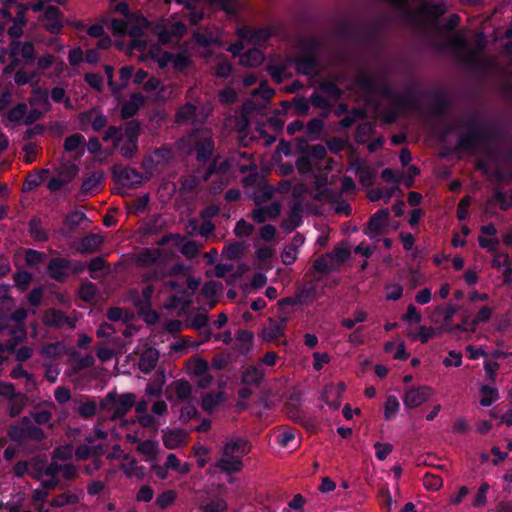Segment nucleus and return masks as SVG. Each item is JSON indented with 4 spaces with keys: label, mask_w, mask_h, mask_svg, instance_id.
I'll use <instances>...</instances> for the list:
<instances>
[{
    "label": "nucleus",
    "mask_w": 512,
    "mask_h": 512,
    "mask_svg": "<svg viewBox=\"0 0 512 512\" xmlns=\"http://www.w3.org/2000/svg\"><path fill=\"white\" fill-rule=\"evenodd\" d=\"M126 139L129 142H138V136L140 134V123L137 120L128 121L125 125L124 130Z\"/></svg>",
    "instance_id": "e2e57ef3"
},
{
    "label": "nucleus",
    "mask_w": 512,
    "mask_h": 512,
    "mask_svg": "<svg viewBox=\"0 0 512 512\" xmlns=\"http://www.w3.org/2000/svg\"><path fill=\"white\" fill-rule=\"evenodd\" d=\"M359 174V181L364 187H370L375 182V172L371 167L358 166L356 169Z\"/></svg>",
    "instance_id": "49530a36"
},
{
    "label": "nucleus",
    "mask_w": 512,
    "mask_h": 512,
    "mask_svg": "<svg viewBox=\"0 0 512 512\" xmlns=\"http://www.w3.org/2000/svg\"><path fill=\"white\" fill-rule=\"evenodd\" d=\"M80 499L77 494L71 491H65L56 495L50 502L52 507H64L66 505H74L79 503Z\"/></svg>",
    "instance_id": "f704fd0d"
},
{
    "label": "nucleus",
    "mask_w": 512,
    "mask_h": 512,
    "mask_svg": "<svg viewBox=\"0 0 512 512\" xmlns=\"http://www.w3.org/2000/svg\"><path fill=\"white\" fill-rule=\"evenodd\" d=\"M355 84L368 94L379 93L383 97L392 100L395 106L408 104L405 95H400V92L395 91L387 82L378 80L371 74L362 73L358 75Z\"/></svg>",
    "instance_id": "f03ea898"
},
{
    "label": "nucleus",
    "mask_w": 512,
    "mask_h": 512,
    "mask_svg": "<svg viewBox=\"0 0 512 512\" xmlns=\"http://www.w3.org/2000/svg\"><path fill=\"white\" fill-rule=\"evenodd\" d=\"M365 29L366 27L362 24L356 25L351 22L344 21L338 26V33L347 39H357L360 31Z\"/></svg>",
    "instance_id": "473e14b6"
},
{
    "label": "nucleus",
    "mask_w": 512,
    "mask_h": 512,
    "mask_svg": "<svg viewBox=\"0 0 512 512\" xmlns=\"http://www.w3.org/2000/svg\"><path fill=\"white\" fill-rule=\"evenodd\" d=\"M187 145L195 152L198 163H207L215 152L213 133L209 128H194L187 136Z\"/></svg>",
    "instance_id": "f257e3e1"
},
{
    "label": "nucleus",
    "mask_w": 512,
    "mask_h": 512,
    "mask_svg": "<svg viewBox=\"0 0 512 512\" xmlns=\"http://www.w3.org/2000/svg\"><path fill=\"white\" fill-rule=\"evenodd\" d=\"M461 126L469 130L460 135L457 140V149L464 152L473 151L477 146L484 144L481 125L476 117H470Z\"/></svg>",
    "instance_id": "20e7f679"
},
{
    "label": "nucleus",
    "mask_w": 512,
    "mask_h": 512,
    "mask_svg": "<svg viewBox=\"0 0 512 512\" xmlns=\"http://www.w3.org/2000/svg\"><path fill=\"white\" fill-rule=\"evenodd\" d=\"M297 73L310 76L318 71L319 60L316 55H303L291 59Z\"/></svg>",
    "instance_id": "2eb2a0df"
},
{
    "label": "nucleus",
    "mask_w": 512,
    "mask_h": 512,
    "mask_svg": "<svg viewBox=\"0 0 512 512\" xmlns=\"http://www.w3.org/2000/svg\"><path fill=\"white\" fill-rule=\"evenodd\" d=\"M163 444L167 449L174 450L186 443L188 433L183 429H162Z\"/></svg>",
    "instance_id": "4468645a"
},
{
    "label": "nucleus",
    "mask_w": 512,
    "mask_h": 512,
    "mask_svg": "<svg viewBox=\"0 0 512 512\" xmlns=\"http://www.w3.org/2000/svg\"><path fill=\"white\" fill-rule=\"evenodd\" d=\"M193 38L196 44L203 48H207L220 43L217 37L207 32H196L194 33Z\"/></svg>",
    "instance_id": "3c124183"
},
{
    "label": "nucleus",
    "mask_w": 512,
    "mask_h": 512,
    "mask_svg": "<svg viewBox=\"0 0 512 512\" xmlns=\"http://www.w3.org/2000/svg\"><path fill=\"white\" fill-rule=\"evenodd\" d=\"M199 416L196 406L191 401H188L181 408L179 421L182 424H187L191 419H197Z\"/></svg>",
    "instance_id": "c03bdc74"
},
{
    "label": "nucleus",
    "mask_w": 512,
    "mask_h": 512,
    "mask_svg": "<svg viewBox=\"0 0 512 512\" xmlns=\"http://www.w3.org/2000/svg\"><path fill=\"white\" fill-rule=\"evenodd\" d=\"M492 317V309L488 306H482L478 311L475 318H473L469 323V330L471 333L476 331L477 326L480 323H487Z\"/></svg>",
    "instance_id": "ea45409f"
},
{
    "label": "nucleus",
    "mask_w": 512,
    "mask_h": 512,
    "mask_svg": "<svg viewBox=\"0 0 512 512\" xmlns=\"http://www.w3.org/2000/svg\"><path fill=\"white\" fill-rule=\"evenodd\" d=\"M97 294V286L93 282L86 281L79 287V297L84 302H92Z\"/></svg>",
    "instance_id": "79ce46f5"
},
{
    "label": "nucleus",
    "mask_w": 512,
    "mask_h": 512,
    "mask_svg": "<svg viewBox=\"0 0 512 512\" xmlns=\"http://www.w3.org/2000/svg\"><path fill=\"white\" fill-rule=\"evenodd\" d=\"M423 94L421 87L415 83L410 82L406 85L403 92H400V95H405L406 100L408 101L407 105H397L398 108L408 109V110H416L419 108L420 98Z\"/></svg>",
    "instance_id": "f3484780"
},
{
    "label": "nucleus",
    "mask_w": 512,
    "mask_h": 512,
    "mask_svg": "<svg viewBox=\"0 0 512 512\" xmlns=\"http://www.w3.org/2000/svg\"><path fill=\"white\" fill-rule=\"evenodd\" d=\"M374 132V126L370 122L360 123L356 127L355 131V140L359 144H363L366 142L368 137Z\"/></svg>",
    "instance_id": "603ef678"
},
{
    "label": "nucleus",
    "mask_w": 512,
    "mask_h": 512,
    "mask_svg": "<svg viewBox=\"0 0 512 512\" xmlns=\"http://www.w3.org/2000/svg\"><path fill=\"white\" fill-rule=\"evenodd\" d=\"M254 231V226L244 219H240L236 222L234 227V234L238 238L248 237Z\"/></svg>",
    "instance_id": "69168bd1"
},
{
    "label": "nucleus",
    "mask_w": 512,
    "mask_h": 512,
    "mask_svg": "<svg viewBox=\"0 0 512 512\" xmlns=\"http://www.w3.org/2000/svg\"><path fill=\"white\" fill-rule=\"evenodd\" d=\"M281 213V205L278 202H273L270 205H266L252 212V219L258 224L264 223L267 219L274 220L278 218Z\"/></svg>",
    "instance_id": "412c9836"
},
{
    "label": "nucleus",
    "mask_w": 512,
    "mask_h": 512,
    "mask_svg": "<svg viewBox=\"0 0 512 512\" xmlns=\"http://www.w3.org/2000/svg\"><path fill=\"white\" fill-rule=\"evenodd\" d=\"M319 90L333 99H340L343 96L342 89L331 80L322 81L319 84Z\"/></svg>",
    "instance_id": "58836bf2"
},
{
    "label": "nucleus",
    "mask_w": 512,
    "mask_h": 512,
    "mask_svg": "<svg viewBox=\"0 0 512 512\" xmlns=\"http://www.w3.org/2000/svg\"><path fill=\"white\" fill-rule=\"evenodd\" d=\"M265 377V372L257 365H250L241 375V382L244 385H253L258 387Z\"/></svg>",
    "instance_id": "393cba45"
},
{
    "label": "nucleus",
    "mask_w": 512,
    "mask_h": 512,
    "mask_svg": "<svg viewBox=\"0 0 512 512\" xmlns=\"http://www.w3.org/2000/svg\"><path fill=\"white\" fill-rule=\"evenodd\" d=\"M43 322L46 326L53 328H61L64 324H67L70 328L75 327L74 321L55 308H51L45 313Z\"/></svg>",
    "instance_id": "4be33fe9"
},
{
    "label": "nucleus",
    "mask_w": 512,
    "mask_h": 512,
    "mask_svg": "<svg viewBox=\"0 0 512 512\" xmlns=\"http://www.w3.org/2000/svg\"><path fill=\"white\" fill-rule=\"evenodd\" d=\"M86 219L87 217L84 212L73 210L66 215L63 223L69 232H74Z\"/></svg>",
    "instance_id": "c9c22d12"
},
{
    "label": "nucleus",
    "mask_w": 512,
    "mask_h": 512,
    "mask_svg": "<svg viewBox=\"0 0 512 512\" xmlns=\"http://www.w3.org/2000/svg\"><path fill=\"white\" fill-rule=\"evenodd\" d=\"M445 12L446 6L444 3H427L421 5L417 10H405L404 18L409 23L420 25L423 22V17H426L432 22H437Z\"/></svg>",
    "instance_id": "39448f33"
},
{
    "label": "nucleus",
    "mask_w": 512,
    "mask_h": 512,
    "mask_svg": "<svg viewBox=\"0 0 512 512\" xmlns=\"http://www.w3.org/2000/svg\"><path fill=\"white\" fill-rule=\"evenodd\" d=\"M273 34H274V32L271 27H260V28L253 29L251 43L256 44V45H261V44L267 42L273 36Z\"/></svg>",
    "instance_id": "8fccbe9b"
},
{
    "label": "nucleus",
    "mask_w": 512,
    "mask_h": 512,
    "mask_svg": "<svg viewBox=\"0 0 512 512\" xmlns=\"http://www.w3.org/2000/svg\"><path fill=\"white\" fill-rule=\"evenodd\" d=\"M21 424L25 426V439L41 442L45 439L46 435L42 428L34 425L31 419L24 416L21 419Z\"/></svg>",
    "instance_id": "bb28decb"
},
{
    "label": "nucleus",
    "mask_w": 512,
    "mask_h": 512,
    "mask_svg": "<svg viewBox=\"0 0 512 512\" xmlns=\"http://www.w3.org/2000/svg\"><path fill=\"white\" fill-rule=\"evenodd\" d=\"M47 23L44 28L50 34H59L62 31L63 24L61 21V11L56 6H48L43 15Z\"/></svg>",
    "instance_id": "dca6fc26"
},
{
    "label": "nucleus",
    "mask_w": 512,
    "mask_h": 512,
    "mask_svg": "<svg viewBox=\"0 0 512 512\" xmlns=\"http://www.w3.org/2000/svg\"><path fill=\"white\" fill-rule=\"evenodd\" d=\"M77 413L83 419H90L97 413V404L94 400L87 398V400L81 403L77 408Z\"/></svg>",
    "instance_id": "09e8293b"
},
{
    "label": "nucleus",
    "mask_w": 512,
    "mask_h": 512,
    "mask_svg": "<svg viewBox=\"0 0 512 512\" xmlns=\"http://www.w3.org/2000/svg\"><path fill=\"white\" fill-rule=\"evenodd\" d=\"M264 58V53L261 50L252 48L241 55L240 63L245 66L255 67L261 65Z\"/></svg>",
    "instance_id": "7c9ffc66"
},
{
    "label": "nucleus",
    "mask_w": 512,
    "mask_h": 512,
    "mask_svg": "<svg viewBox=\"0 0 512 512\" xmlns=\"http://www.w3.org/2000/svg\"><path fill=\"white\" fill-rule=\"evenodd\" d=\"M158 359L159 352L156 349H146L139 358L138 366L140 371L143 372L144 374L151 373L155 369L158 363Z\"/></svg>",
    "instance_id": "5701e85b"
},
{
    "label": "nucleus",
    "mask_w": 512,
    "mask_h": 512,
    "mask_svg": "<svg viewBox=\"0 0 512 512\" xmlns=\"http://www.w3.org/2000/svg\"><path fill=\"white\" fill-rule=\"evenodd\" d=\"M153 292L154 287L152 285H147L142 290L141 298H138L134 301L135 306L138 307L140 311H143L144 309H150Z\"/></svg>",
    "instance_id": "de8ad7c7"
},
{
    "label": "nucleus",
    "mask_w": 512,
    "mask_h": 512,
    "mask_svg": "<svg viewBox=\"0 0 512 512\" xmlns=\"http://www.w3.org/2000/svg\"><path fill=\"white\" fill-rule=\"evenodd\" d=\"M451 107V102L442 91L434 93V100L432 104V114L435 116H443Z\"/></svg>",
    "instance_id": "cd10ccee"
},
{
    "label": "nucleus",
    "mask_w": 512,
    "mask_h": 512,
    "mask_svg": "<svg viewBox=\"0 0 512 512\" xmlns=\"http://www.w3.org/2000/svg\"><path fill=\"white\" fill-rule=\"evenodd\" d=\"M112 178L117 185L132 188L142 183V173L135 168L115 164L112 167Z\"/></svg>",
    "instance_id": "423d86ee"
},
{
    "label": "nucleus",
    "mask_w": 512,
    "mask_h": 512,
    "mask_svg": "<svg viewBox=\"0 0 512 512\" xmlns=\"http://www.w3.org/2000/svg\"><path fill=\"white\" fill-rule=\"evenodd\" d=\"M192 385L186 379H178L171 382L165 390L166 398L169 402H188L192 395Z\"/></svg>",
    "instance_id": "6e6552de"
},
{
    "label": "nucleus",
    "mask_w": 512,
    "mask_h": 512,
    "mask_svg": "<svg viewBox=\"0 0 512 512\" xmlns=\"http://www.w3.org/2000/svg\"><path fill=\"white\" fill-rule=\"evenodd\" d=\"M286 326L287 318L282 317L276 321L270 319L269 327L265 328L263 331L265 340L276 341L277 339L284 335Z\"/></svg>",
    "instance_id": "b1692460"
},
{
    "label": "nucleus",
    "mask_w": 512,
    "mask_h": 512,
    "mask_svg": "<svg viewBox=\"0 0 512 512\" xmlns=\"http://www.w3.org/2000/svg\"><path fill=\"white\" fill-rule=\"evenodd\" d=\"M102 244V236L95 233H88L80 239L76 245V251L80 254L95 253L101 249Z\"/></svg>",
    "instance_id": "a211bd4d"
},
{
    "label": "nucleus",
    "mask_w": 512,
    "mask_h": 512,
    "mask_svg": "<svg viewBox=\"0 0 512 512\" xmlns=\"http://www.w3.org/2000/svg\"><path fill=\"white\" fill-rule=\"evenodd\" d=\"M236 340L240 343V354H246L252 348L254 335L251 331L240 329L236 333Z\"/></svg>",
    "instance_id": "e433bc0d"
},
{
    "label": "nucleus",
    "mask_w": 512,
    "mask_h": 512,
    "mask_svg": "<svg viewBox=\"0 0 512 512\" xmlns=\"http://www.w3.org/2000/svg\"><path fill=\"white\" fill-rule=\"evenodd\" d=\"M8 438L15 443H22L25 439V426L21 424H13L7 430Z\"/></svg>",
    "instance_id": "4d7b16f0"
},
{
    "label": "nucleus",
    "mask_w": 512,
    "mask_h": 512,
    "mask_svg": "<svg viewBox=\"0 0 512 512\" xmlns=\"http://www.w3.org/2000/svg\"><path fill=\"white\" fill-rule=\"evenodd\" d=\"M84 143H85L84 136L80 133H74L65 139L64 149L67 152H73V151H76Z\"/></svg>",
    "instance_id": "13d9d810"
},
{
    "label": "nucleus",
    "mask_w": 512,
    "mask_h": 512,
    "mask_svg": "<svg viewBox=\"0 0 512 512\" xmlns=\"http://www.w3.org/2000/svg\"><path fill=\"white\" fill-rule=\"evenodd\" d=\"M459 309H460V307L458 305H453V304H449L445 308H443L441 306H438L436 308V312L438 314L443 315V321H444L443 329L445 327H448L451 324L454 315L458 312Z\"/></svg>",
    "instance_id": "5fc2aeb1"
},
{
    "label": "nucleus",
    "mask_w": 512,
    "mask_h": 512,
    "mask_svg": "<svg viewBox=\"0 0 512 512\" xmlns=\"http://www.w3.org/2000/svg\"><path fill=\"white\" fill-rule=\"evenodd\" d=\"M13 280L19 290L25 291L32 280V275L28 271H19L14 274Z\"/></svg>",
    "instance_id": "338daca9"
},
{
    "label": "nucleus",
    "mask_w": 512,
    "mask_h": 512,
    "mask_svg": "<svg viewBox=\"0 0 512 512\" xmlns=\"http://www.w3.org/2000/svg\"><path fill=\"white\" fill-rule=\"evenodd\" d=\"M303 206L300 201L295 202L288 213V218L282 221L281 227L286 232H292L297 227L301 226Z\"/></svg>",
    "instance_id": "6ab92c4d"
},
{
    "label": "nucleus",
    "mask_w": 512,
    "mask_h": 512,
    "mask_svg": "<svg viewBox=\"0 0 512 512\" xmlns=\"http://www.w3.org/2000/svg\"><path fill=\"white\" fill-rule=\"evenodd\" d=\"M11 338L5 344L6 351L14 353L17 346L26 338V329L24 325H20L19 329L12 328L9 331Z\"/></svg>",
    "instance_id": "2f4dec72"
},
{
    "label": "nucleus",
    "mask_w": 512,
    "mask_h": 512,
    "mask_svg": "<svg viewBox=\"0 0 512 512\" xmlns=\"http://www.w3.org/2000/svg\"><path fill=\"white\" fill-rule=\"evenodd\" d=\"M177 494L174 490H166L159 494L156 498L155 504L160 509H167L176 500Z\"/></svg>",
    "instance_id": "6e6d98bb"
},
{
    "label": "nucleus",
    "mask_w": 512,
    "mask_h": 512,
    "mask_svg": "<svg viewBox=\"0 0 512 512\" xmlns=\"http://www.w3.org/2000/svg\"><path fill=\"white\" fill-rule=\"evenodd\" d=\"M159 444L154 440L139 441L136 450L146 456L145 461L152 462L158 454Z\"/></svg>",
    "instance_id": "c85d7f7f"
},
{
    "label": "nucleus",
    "mask_w": 512,
    "mask_h": 512,
    "mask_svg": "<svg viewBox=\"0 0 512 512\" xmlns=\"http://www.w3.org/2000/svg\"><path fill=\"white\" fill-rule=\"evenodd\" d=\"M252 449L251 443L242 437H235L225 442L222 447V456H242L247 455Z\"/></svg>",
    "instance_id": "f8f14e48"
},
{
    "label": "nucleus",
    "mask_w": 512,
    "mask_h": 512,
    "mask_svg": "<svg viewBox=\"0 0 512 512\" xmlns=\"http://www.w3.org/2000/svg\"><path fill=\"white\" fill-rule=\"evenodd\" d=\"M244 251V246L240 242H232L223 249V255L230 260H236Z\"/></svg>",
    "instance_id": "bf43d9fd"
},
{
    "label": "nucleus",
    "mask_w": 512,
    "mask_h": 512,
    "mask_svg": "<svg viewBox=\"0 0 512 512\" xmlns=\"http://www.w3.org/2000/svg\"><path fill=\"white\" fill-rule=\"evenodd\" d=\"M10 56H18L19 54L24 59L25 65H32L36 60L35 46L30 41L20 42L19 40H12L9 45Z\"/></svg>",
    "instance_id": "9b49d317"
},
{
    "label": "nucleus",
    "mask_w": 512,
    "mask_h": 512,
    "mask_svg": "<svg viewBox=\"0 0 512 512\" xmlns=\"http://www.w3.org/2000/svg\"><path fill=\"white\" fill-rule=\"evenodd\" d=\"M196 115V106L190 102L182 105L175 114V121L178 124H183L193 119Z\"/></svg>",
    "instance_id": "4c0bfd02"
},
{
    "label": "nucleus",
    "mask_w": 512,
    "mask_h": 512,
    "mask_svg": "<svg viewBox=\"0 0 512 512\" xmlns=\"http://www.w3.org/2000/svg\"><path fill=\"white\" fill-rule=\"evenodd\" d=\"M317 298V289L314 285H305L298 289L294 296L284 297L278 301L279 306L308 305Z\"/></svg>",
    "instance_id": "1a4fd4ad"
},
{
    "label": "nucleus",
    "mask_w": 512,
    "mask_h": 512,
    "mask_svg": "<svg viewBox=\"0 0 512 512\" xmlns=\"http://www.w3.org/2000/svg\"><path fill=\"white\" fill-rule=\"evenodd\" d=\"M200 509L202 512H226L228 505L223 498H217L209 503L201 504Z\"/></svg>",
    "instance_id": "864d4df0"
},
{
    "label": "nucleus",
    "mask_w": 512,
    "mask_h": 512,
    "mask_svg": "<svg viewBox=\"0 0 512 512\" xmlns=\"http://www.w3.org/2000/svg\"><path fill=\"white\" fill-rule=\"evenodd\" d=\"M299 46L305 52V55H316L320 50L321 42L316 37H310L306 39H301L299 41Z\"/></svg>",
    "instance_id": "a18cd8bd"
},
{
    "label": "nucleus",
    "mask_w": 512,
    "mask_h": 512,
    "mask_svg": "<svg viewBox=\"0 0 512 512\" xmlns=\"http://www.w3.org/2000/svg\"><path fill=\"white\" fill-rule=\"evenodd\" d=\"M27 114V105L25 103H18L7 113V118L10 122L17 123L22 120Z\"/></svg>",
    "instance_id": "0e129e2a"
},
{
    "label": "nucleus",
    "mask_w": 512,
    "mask_h": 512,
    "mask_svg": "<svg viewBox=\"0 0 512 512\" xmlns=\"http://www.w3.org/2000/svg\"><path fill=\"white\" fill-rule=\"evenodd\" d=\"M136 396L133 393H123L118 395L116 391L108 392L99 403L102 411H112L111 420L122 419L135 405Z\"/></svg>",
    "instance_id": "7ed1b4c3"
},
{
    "label": "nucleus",
    "mask_w": 512,
    "mask_h": 512,
    "mask_svg": "<svg viewBox=\"0 0 512 512\" xmlns=\"http://www.w3.org/2000/svg\"><path fill=\"white\" fill-rule=\"evenodd\" d=\"M28 231L35 241L46 242L49 239L48 233L43 229L39 219L33 218L29 221Z\"/></svg>",
    "instance_id": "72a5a7b5"
},
{
    "label": "nucleus",
    "mask_w": 512,
    "mask_h": 512,
    "mask_svg": "<svg viewBox=\"0 0 512 512\" xmlns=\"http://www.w3.org/2000/svg\"><path fill=\"white\" fill-rule=\"evenodd\" d=\"M70 264V259L65 257H53L49 260L47 265V274L50 278L57 282H64L68 276L67 270Z\"/></svg>",
    "instance_id": "ddd939ff"
},
{
    "label": "nucleus",
    "mask_w": 512,
    "mask_h": 512,
    "mask_svg": "<svg viewBox=\"0 0 512 512\" xmlns=\"http://www.w3.org/2000/svg\"><path fill=\"white\" fill-rule=\"evenodd\" d=\"M389 218L390 212L387 208L377 210L369 217L363 229V233L370 239L382 235L388 226Z\"/></svg>",
    "instance_id": "0eeeda50"
},
{
    "label": "nucleus",
    "mask_w": 512,
    "mask_h": 512,
    "mask_svg": "<svg viewBox=\"0 0 512 512\" xmlns=\"http://www.w3.org/2000/svg\"><path fill=\"white\" fill-rule=\"evenodd\" d=\"M400 409V403L396 396L389 395L384 406V419L389 421L396 417Z\"/></svg>",
    "instance_id": "a19ab883"
},
{
    "label": "nucleus",
    "mask_w": 512,
    "mask_h": 512,
    "mask_svg": "<svg viewBox=\"0 0 512 512\" xmlns=\"http://www.w3.org/2000/svg\"><path fill=\"white\" fill-rule=\"evenodd\" d=\"M480 392L483 395L480 399V404L484 407L491 406L499 397L497 388L489 385H483Z\"/></svg>",
    "instance_id": "37998d69"
},
{
    "label": "nucleus",
    "mask_w": 512,
    "mask_h": 512,
    "mask_svg": "<svg viewBox=\"0 0 512 512\" xmlns=\"http://www.w3.org/2000/svg\"><path fill=\"white\" fill-rule=\"evenodd\" d=\"M220 402L221 394L208 393L203 396L201 407L203 410L211 412L220 404Z\"/></svg>",
    "instance_id": "052dcab7"
},
{
    "label": "nucleus",
    "mask_w": 512,
    "mask_h": 512,
    "mask_svg": "<svg viewBox=\"0 0 512 512\" xmlns=\"http://www.w3.org/2000/svg\"><path fill=\"white\" fill-rule=\"evenodd\" d=\"M232 363V357L228 353H217L211 360V366L214 370L220 371Z\"/></svg>",
    "instance_id": "680f3d73"
},
{
    "label": "nucleus",
    "mask_w": 512,
    "mask_h": 512,
    "mask_svg": "<svg viewBox=\"0 0 512 512\" xmlns=\"http://www.w3.org/2000/svg\"><path fill=\"white\" fill-rule=\"evenodd\" d=\"M145 97L141 93H132L121 106V117L125 120L132 118L144 105Z\"/></svg>",
    "instance_id": "aec40b11"
},
{
    "label": "nucleus",
    "mask_w": 512,
    "mask_h": 512,
    "mask_svg": "<svg viewBox=\"0 0 512 512\" xmlns=\"http://www.w3.org/2000/svg\"><path fill=\"white\" fill-rule=\"evenodd\" d=\"M216 466L227 474L238 473L243 469V462L239 456H222L217 461Z\"/></svg>",
    "instance_id": "a878e982"
},
{
    "label": "nucleus",
    "mask_w": 512,
    "mask_h": 512,
    "mask_svg": "<svg viewBox=\"0 0 512 512\" xmlns=\"http://www.w3.org/2000/svg\"><path fill=\"white\" fill-rule=\"evenodd\" d=\"M432 389L428 386H418L408 389L403 396V404L406 409H414L429 400Z\"/></svg>",
    "instance_id": "9d476101"
},
{
    "label": "nucleus",
    "mask_w": 512,
    "mask_h": 512,
    "mask_svg": "<svg viewBox=\"0 0 512 512\" xmlns=\"http://www.w3.org/2000/svg\"><path fill=\"white\" fill-rule=\"evenodd\" d=\"M324 128V123L319 118H312L308 121L306 126L307 134L313 139H317L319 134L322 132Z\"/></svg>",
    "instance_id": "774afa93"
},
{
    "label": "nucleus",
    "mask_w": 512,
    "mask_h": 512,
    "mask_svg": "<svg viewBox=\"0 0 512 512\" xmlns=\"http://www.w3.org/2000/svg\"><path fill=\"white\" fill-rule=\"evenodd\" d=\"M103 179L102 171H94L89 176L85 177L80 187L82 195H88L94 191Z\"/></svg>",
    "instance_id": "c756f323"
}]
</instances>
